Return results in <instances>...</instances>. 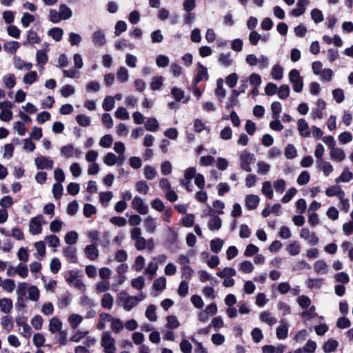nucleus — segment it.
Returning <instances> with one entry per match:
<instances>
[{"mask_svg": "<svg viewBox=\"0 0 353 353\" xmlns=\"http://www.w3.org/2000/svg\"><path fill=\"white\" fill-rule=\"evenodd\" d=\"M130 239L134 241V245L137 250L142 251L147 250L149 252L152 251L155 247V243L153 238L145 239L142 236V231L140 228L134 227L130 231Z\"/></svg>", "mask_w": 353, "mask_h": 353, "instance_id": "f257e3e1", "label": "nucleus"}, {"mask_svg": "<svg viewBox=\"0 0 353 353\" xmlns=\"http://www.w3.org/2000/svg\"><path fill=\"white\" fill-rule=\"evenodd\" d=\"M146 298V295L141 292L136 296H132L125 291L121 292L117 296L118 305L125 311L129 312L137 307L138 304Z\"/></svg>", "mask_w": 353, "mask_h": 353, "instance_id": "f03ea898", "label": "nucleus"}, {"mask_svg": "<svg viewBox=\"0 0 353 353\" xmlns=\"http://www.w3.org/2000/svg\"><path fill=\"white\" fill-rule=\"evenodd\" d=\"M325 195L328 197L336 196L339 200L340 209L344 212H347L350 209L349 199L345 196V192L340 185H334L327 187L325 191Z\"/></svg>", "mask_w": 353, "mask_h": 353, "instance_id": "7ed1b4c3", "label": "nucleus"}, {"mask_svg": "<svg viewBox=\"0 0 353 353\" xmlns=\"http://www.w3.org/2000/svg\"><path fill=\"white\" fill-rule=\"evenodd\" d=\"M100 345L103 352H116V341L109 331H103L101 335Z\"/></svg>", "mask_w": 353, "mask_h": 353, "instance_id": "20e7f679", "label": "nucleus"}, {"mask_svg": "<svg viewBox=\"0 0 353 353\" xmlns=\"http://www.w3.org/2000/svg\"><path fill=\"white\" fill-rule=\"evenodd\" d=\"M255 157L253 153L248 150H243L239 154V166L243 170L248 172H250L252 165L255 162Z\"/></svg>", "mask_w": 353, "mask_h": 353, "instance_id": "39448f33", "label": "nucleus"}, {"mask_svg": "<svg viewBox=\"0 0 353 353\" xmlns=\"http://www.w3.org/2000/svg\"><path fill=\"white\" fill-rule=\"evenodd\" d=\"M44 216L42 214H38L34 217H32L28 224L29 232L32 235H38L42 232L43 225H46Z\"/></svg>", "mask_w": 353, "mask_h": 353, "instance_id": "423d86ee", "label": "nucleus"}, {"mask_svg": "<svg viewBox=\"0 0 353 353\" xmlns=\"http://www.w3.org/2000/svg\"><path fill=\"white\" fill-rule=\"evenodd\" d=\"M132 208L138 213L145 215L149 212L148 205L145 203L143 199L140 196H136L132 201Z\"/></svg>", "mask_w": 353, "mask_h": 353, "instance_id": "0eeeda50", "label": "nucleus"}, {"mask_svg": "<svg viewBox=\"0 0 353 353\" xmlns=\"http://www.w3.org/2000/svg\"><path fill=\"white\" fill-rule=\"evenodd\" d=\"M289 80L292 84V88H303V79L297 69H292L289 72Z\"/></svg>", "mask_w": 353, "mask_h": 353, "instance_id": "6e6552de", "label": "nucleus"}, {"mask_svg": "<svg viewBox=\"0 0 353 353\" xmlns=\"http://www.w3.org/2000/svg\"><path fill=\"white\" fill-rule=\"evenodd\" d=\"M125 159V157H119L112 152H108L103 158V163L108 166L115 164L121 165Z\"/></svg>", "mask_w": 353, "mask_h": 353, "instance_id": "1a4fd4ad", "label": "nucleus"}, {"mask_svg": "<svg viewBox=\"0 0 353 353\" xmlns=\"http://www.w3.org/2000/svg\"><path fill=\"white\" fill-rule=\"evenodd\" d=\"M208 79V74L207 68L205 66H203L201 63H199L197 72L194 76L192 81V88H198L196 86L200 81Z\"/></svg>", "mask_w": 353, "mask_h": 353, "instance_id": "9d476101", "label": "nucleus"}, {"mask_svg": "<svg viewBox=\"0 0 353 353\" xmlns=\"http://www.w3.org/2000/svg\"><path fill=\"white\" fill-rule=\"evenodd\" d=\"M60 152L65 158H71L73 157H79L82 151L80 149L75 148L72 145H66L60 148Z\"/></svg>", "mask_w": 353, "mask_h": 353, "instance_id": "9b49d317", "label": "nucleus"}, {"mask_svg": "<svg viewBox=\"0 0 353 353\" xmlns=\"http://www.w3.org/2000/svg\"><path fill=\"white\" fill-rule=\"evenodd\" d=\"M34 163L37 168L40 170H52L54 165V161L50 157L44 156L35 158Z\"/></svg>", "mask_w": 353, "mask_h": 353, "instance_id": "f8f14e48", "label": "nucleus"}, {"mask_svg": "<svg viewBox=\"0 0 353 353\" xmlns=\"http://www.w3.org/2000/svg\"><path fill=\"white\" fill-rule=\"evenodd\" d=\"M300 237L307 241V243L312 245H316L319 241L316 234L310 232L307 228H303L301 230Z\"/></svg>", "mask_w": 353, "mask_h": 353, "instance_id": "ddd939ff", "label": "nucleus"}, {"mask_svg": "<svg viewBox=\"0 0 353 353\" xmlns=\"http://www.w3.org/2000/svg\"><path fill=\"white\" fill-rule=\"evenodd\" d=\"M260 203V198L255 194H248L245 197V206L249 210H255Z\"/></svg>", "mask_w": 353, "mask_h": 353, "instance_id": "4468645a", "label": "nucleus"}, {"mask_svg": "<svg viewBox=\"0 0 353 353\" xmlns=\"http://www.w3.org/2000/svg\"><path fill=\"white\" fill-rule=\"evenodd\" d=\"M316 163L317 169L321 170L325 176H328L334 171V168L329 161L320 160L316 161Z\"/></svg>", "mask_w": 353, "mask_h": 353, "instance_id": "2eb2a0df", "label": "nucleus"}, {"mask_svg": "<svg viewBox=\"0 0 353 353\" xmlns=\"http://www.w3.org/2000/svg\"><path fill=\"white\" fill-rule=\"evenodd\" d=\"M114 316L106 312H102L99 316V322L97 325V328L99 330H102L105 329L106 324L108 323H111L112 321L113 320Z\"/></svg>", "mask_w": 353, "mask_h": 353, "instance_id": "dca6fc26", "label": "nucleus"}, {"mask_svg": "<svg viewBox=\"0 0 353 353\" xmlns=\"http://www.w3.org/2000/svg\"><path fill=\"white\" fill-rule=\"evenodd\" d=\"M297 129L301 136L309 137L311 134L307 122L304 119H300L297 121Z\"/></svg>", "mask_w": 353, "mask_h": 353, "instance_id": "f3484780", "label": "nucleus"}, {"mask_svg": "<svg viewBox=\"0 0 353 353\" xmlns=\"http://www.w3.org/2000/svg\"><path fill=\"white\" fill-rule=\"evenodd\" d=\"M63 328L62 321L57 316H54L49 320L48 330L51 334H56Z\"/></svg>", "mask_w": 353, "mask_h": 353, "instance_id": "a211bd4d", "label": "nucleus"}, {"mask_svg": "<svg viewBox=\"0 0 353 353\" xmlns=\"http://www.w3.org/2000/svg\"><path fill=\"white\" fill-rule=\"evenodd\" d=\"M84 253L86 257L90 261H95L99 257V250L96 245H88L84 249Z\"/></svg>", "mask_w": 353, "mask_h": 353, "instance_id": "6ab92c4d", "label": "nucleus"}, {"mask_svg": "<svg viewBox=\"0 0 353 353\" xmlns=\"http://www.w3.org/2000/svg\"><path fill=\"white\" fill-rule=\"evenodd\" d=\"M63 256L69 263H77V251L74 248L65 247L63 249Z\"/></svg>", "mask_w": 353, "mask_h": 353, "instance_id": "aec40b11", "label": "nucleus"}, {"mask_svg": "<svg viewBox=\"0 0 353 353\" xmlns=\"http://www.w3.org/2000/svg\"><path fill=\"white\" fill-rule=\"evenodd\" d=\"M344 150L340 148H334L330 151V157L332 161L341 162L345 159Z\"/></svg>", "mask_w": 353, "mask_h": 353, "instance_id": "412c9836", "label": "nucleus"}, {"mask_svg": "<svg viewBox=\"0 0 353 353\" xmlns=\"http://www.w3.org/2000/svg\"><path fill=\"white\" fill-rule=\"evenodd\" d=\"M144 227L145 230L148 233L154 234L155 233L157 228V223L155 218L150 216H147L144 219Z\"/></svg>", "mask_w": 353, "mask_h": 353, "instance_id": "4be33fe9", "label": "nucleus"}, {"mask_svg": "<svg viewBox=\"0 0 353 353\" xmlns=\"http://www.w3.org/2000/svg\"><path fill=\"white\" fill-rule=\"evenodd\" d=\"M259 319L261 322L265 323L270 326H272L277 322V319L270 311L261 312L259 314Z\"/></svg>", "mask_w": 353, "mask_h": 353, "instance_id": "5701e85b", "label": "nucleus"}, {"mask_svg": "<svg viewBox=\"0 0 353 353\" xmlns=\"http://www.w3.org/2000/svg\"><path fill=\"white\" fill-rule=\"evenodd\" d=\"M34 248L37 252L34 254V256L38 260H42L46 254V247L44 241H40L34 243Z\"/></svg>", "mask_w": 353, "mask_h": 353, "instance_id": "b1692460", "label": "nucleus"}, {"mask_svg": "<svg viewBox=\"0 0 353 353\" xmlns=\"http://www.w3.org/2000/svg\"><path fill=\"white\" fill-rule=\"evenodd\" d=\"M83 320V317L82 316L75 313L70 314L68 317V323L72 330H76L82 323Z\"/></svg>", "mask_w": 353, "mask_h": 353, "instance_id": "393cba45", "label": "nucleus"}, {"mask_svg": "<svg viewBox=\"0 0 353 353\" xmlns=\"http://www.w3.org/2000/svg\"><path fill=\"white\" fill-rule=\"evenodd\" d=\"M92 40L94 45L99 46H104L106 42L105 34L101 30H97L92 33Z\"/></svg>", "mask_w": 353, "mask_h": 353, "instance_id": "a878e982", "label": "nucleus"}, {"mask_svg": "<svg viewBox=\"0 0 353 353\" xmlns=\"http://www.w3.org/2000/svg\"><path fill=\"white\" fill-rule=\"evenodd\" d=\"M13 308V302L10 298L0 299V311L4 314H9Z\"/></svg>", "mask_w": 353, "mask_h": 353, "instance_id": "bb28decb", "label": "nucleus"}, {"mask_svg": "<svg viewBox=\"0 0 353 353\" xmlns=\"http://www.w3.org/2000/svg\"><path fill=\"white\" fill-rule=\"evenodd\" d=\"M114 305V298L110 293H105L101 299V306L106 310H111Z\"/></svg>", "mask_w": 353, "mask_h": 353, "instance_id": "cd10ccee", "label": "nucleus"}, {"mask_svg": "<svg viewBox=\"0 0 353 353\" xmlns=\"http://www.w3.org/2000/svg\"><path fill=\"white\" fill-rule=\"evenodd\" d=\"M281 324L276 328V337L280 340L285 339L288 335V327L284 321H281Z\"/></svg>", "mask_w": 353, "mask_h": 353, "instance_id": "c85d7f7f", "label": "nucleus"}, {"mask_svg": "<svg viewBox=\"0 0 353 353\" xmlns=\"http://www.w3.org/2000/svg\"><path fill=\"white\" fill-rule=\"evenodd\" d=\"M353 179V174L347 168L343 169L341 175L335 179L336 183H347Z\"/></svg>", "mask_w": 353, "mask_h": 353, "instance_id": "c756f323", "label": "nucleus"}, {"mask_svg": "<svg viewBox=\"0 0 353 353\" xmlns=\"http://www.w3.org/2000/svg\"><path fill=\"white\" fill-rule=\"evenodd\" d=\"M338 346V341L335 339H330L324 343L323 345V350L325 353H331L334 352Z\"/></svg>", "mask_w": 353, "mask_h": 353, "instance_id": "7c9ffc66", "label": "nucleus"}, {"mask_svg": "<svg viewBox=\"0 0 353 353\" xmlns=\"http://www.w3.org/2000/svg\"><path fill=\"white\" fill-rule=\"evenodd\" d=\"M222 226V220L218 216H212L208 223V228L210 230H219Z\"/></svg>", "mask_w": 353, "mask_h": 353, "instance_id": "2f4dec72", "label": "nucleus"}, {"mask_svg": "<svg viewBox=\"0 0 353 353\" xmlns=\"http://www.w3.org/2000/svg\"><path fill=\"white\" fill-rule=\"evenodd\" d=\"M28 299L32 301L37 302L40 298V291L37 286L31 285L28 288Z\"/></svg>", "mask_w": 353, "mask_h": 353, "instance_id": "473e14b6", "label": "nucleus"}, {"mask_svg": "<svg viewBox=\"0 0 353 353\" xmlns=\"http://www.w3.org/2000/svg\"><path fill=\"white\" fill-rule=\"evenodd\" d=\"M123 327L124 325L122 321L119 318L114 317L110 323V329L112 332L114 334H119L123 330Z\"/></svg>", "mask_w": 353, "mask_h": 353, "instance_id": "72a5a7b5", "label": "nucleus"}, {"mask_svg": "<svg viewBox=\"0 0 353 353\" xmlns=\"http://www.w3.org/2000/svg\"><path fill=\"white\" fill-rule=\"evenodd\" d=\"M254 269V266L250 261L245 260L239 264V270L244 274H250Z\"/></svg>", "mask_w": 353, "mask_h": 353, "instance_id": "f704fd0d", "label": "nucleus"}, {"mask_svg": "<svg viewBox=\"0 0 353 353\" xmlns=\"http://www.w3.org/2000/svg\"><path fill=\"white\" fill-rule=\"evenodd\" d=\"M180 326V322L179 321L177 317L174 315H168L166 317V324L165 327L168 329H176Z\"/></svg>", "mask_w": 353, "mask_h": 353, "instance_id": "c9c22d12", "label": "nucleus"}, {"mask_svg": "<svg viewBox=\"0 0 353 353\" xmlns=\"http://www.w3.org/2000/svg\"><path fill=\"white\" fill-rule=\"evenodd\" d=\"M167 280L164 276L154 279L152 287L157 291H163L166 288Z\"/></svg>", "mask_w": 353, "mask_h": 353, "instance_id": "e433bc0d", "label": "nucleus"}, {"mask_svg": "<svg viewBox=\"0 0 353 353\" xmlns=\"http://www.w3.org/2000/svg\"><path fill=\"white\" fill-rule=\"evenodd\" d=\"M1 288H2V289L6 292L11 293L14 290L16 284L14 280L11 279H3Z\"/></svg>", "mask_w": 353, "mask_h": 353, "instance_id": "4c0bfd02", "label": "nucleus"}, {"mask_svg": "<svg viewBox=\"0 0 353 353\" xmlns=\"http://www.w3.org/2000/svg\"><path fill=\"white\" fill-rule=\"evenodd\" d=\"M48 34L56 41H60L63 37V30L61 28L55 27L51 28Z\"/></svg>", "mask_w": 353, "mask_h": 353, "instance_id": "58836bf2", "label": "nucleus"}, {"mask_svg": "<svg viewBox=\"0 0 353 353\" xmlns=\"http://www.w3.org/2000/svg\"><path fill=\"white\" fill-rule=\"evenodd\" d=\"M19 46V43L16 41H8L3 45L4 50L11 54H15Z\"/></svg>", "mask_w": 353, "mask_h": 353, "instance_id": "ea45409f", "label": "nucleus"}, {"mask_svg": "<svg viewBox=\"0 0 353 353\" xmlns=\"http://www.w3.org/2000/svg\"><path fill=\"white\" fill-rule=\"evenodd\" d=\"M261 192L269 199L273 198L274 192L270 181H268L263 183Z\"/></svg>", "mask_w": 353, "mask_h": 353, "instance_id": "a19ab883", "label": "nucleus"}, {"mask_svg": "<svg viewBox=\"0 0 353 353\" xmlns=\"http://www.w3.org/2000/svg\"><path fill=\"white\" fill-rule=\"evenodd\" d=\"M45 241L47 242L49 247L56 249L61 244L60 239L54 234L47 235L45 237Z\"/></svg>", "mask_w": 353, "mask_h": 353, "instance_id": "79ce46f5", "label": "nucleus"}, {"mask_svg": "<svg viewBox=\"0 0 353 353\" xmlns=\"http://www.w3.org/2000/svg\"><path fill=\"white\" fill-rule=\"evenodd\" d=\"M224 241L222 239L219 238L214 239L210 241V249L214 253H219L221 250Z\"/></svg>", "mask_w": 353, "mask_h": 353, "instance_id": "37998d69", "label": "nucleus"}, {"mask_svg": "<svg viewBox=\"0 0 353 353\" xmlns=\"http://www.w3.org/2000/svg\"><path fill=\"white\" fill-rule=\"evenodd\" d=\"M286 250L292 256L298 255L301 251V246L299 242L293 241L286 247Z\"/></svg>", "mask_w": 353, "mask_h": 353, "instance_id": "c03bdc74", "label": "nucleus"}, {"mask_svg": "<svg viewBox=\"0 0 353 353\" xmlns=\"http://www.w3.org/2000/svg\"><path fill=\"white\" fill-rule=\"evenodd\" d=\"M145 128L150 132H157L159 128L158 121L155 118H149L145 123Z\"/></svg>", "mask_w": 353, "mask_h": 353, "instance_id": "a18cd8bd", "label": "nucleus"}, {"mask_svg": "<svg viewBox=\"0 0 353 353\" xmlns=\"http://www.w3.org/2000/svg\"><path fill=\"white\" fill-rule=\"evenodd\" d=\"M301 316L307 321L316 318L318 316L316 312V307L314 305L309 307L308 310L301 312Z\"/></svg>", "mask_w": 353, "mask_h": 353, "instance_id": "49530a36", "label": "nucleus"}, {"mask_svg": "<svg viewBox=\"0 0 353 353\" xmlns=\"http://www.w3.org/2000/svg\"><path fill=\"white\" fill-rule=\"evenodd\" d=\"M3 82L6 88H13L16 85V77L14 74H8L3 77Z\"/></svg>", "mask_w": 353, "mask_h": 353, "instance_id": "de8ad7c7", "label": "nucleus"}, {"mask_svg": "<svg viewBox=\"0 0 353 353\" xmlns=\"http://www.w3.org/2000/svg\"><path fill=\"white\" fill-rule=\"evenodd\" d=\"M2 327L7 332H10L13 329L14 323L12 317L3 316L1 319Z\"/></svg>", "mask_w": 353, "mask_h": 353, "instance_id": "09e8293b", "label": "nucleus"}, {"mask_svg": "<svg viewBox=\"0 0 353 353\" xmlns=\"http://www.w3.org/2000/svg\"><path fill=\"white\" fill-rule=\"evenodd\" d=\"M236 274V270L233 268L230 267H226L223 268L222 270L216 272V275L219 278L232 277L235 276Z\"/></svg>", "mask_w": 353, "mask_h": 353, "instance_id": "8fccbe9b", "label": "nucleus"}, {"mask_svg": "<svg viewBox=\"0 0 353 353\" xmlns=\"http://www.w3.org/2000/svg\"><path fill=\"white\" fill-rule=\"evenodd\" d=\"M157 174V172L155 168L151 165H146L143 168L144 177L148 180L154 179Z\"/></svg>", "mask_w": 353, "mask_h": 353, "instance_id": "3c124183", "label": "nucleus"}, {"mask_svg": "<svg viewBox=\"0 0 353 353\" xmlns=\"http://www.w3.org/2000/svg\"><path fill=\"white\" fill-rule=\"evenodd\" d=\"M145 316L146 318L152 322H155L157 320V316L156 314V306L154 305H150L146 310H145Z\"/></svg>", "mask_w": 353, "mask_h": 353, "instance_id": "603ef678", "label": "nucleus"}, {"mask_svg": "<svg viewBox=\"0 0 353 353\" xmlns=\"http://www.w3.org/2000/svg\"><path fill=\"white\" fill-rule=\"evenodd\" d=\"M64 223L59 219H56L50 222V230L52 233H58L63 228Z\"/></svg>", "mask_w": 353, "mask_h": 353, "instance_id": "864d4df0", "label": "nucleus"}, {"mask_svg": "<svg viewBox=\"0 0 353 353\" xmlns=\"http://www.w3.org/2000/svg\"><path fill=\"white\" fill-rule=\"evenodd\" d=\"M283 68L279 64L273 66L271 72L272 78L275 80H280L283 78Z\"/></svg>", "mask_w": 353, "mask_h": 353, "instance_id": "5fc2aeb1", "label": "nucleus"}, {"mask_svg": "<svg viewBox=\"0 0 353 353\" xmlns=\"http://www.w3.org/2000/svg\"><path fill=\"white\" fill-rule=\"evenodd\" d=\"M78 233L75 231H70L65 235L64 240L68 245H74L78 239Z\"/></svg>", "mask_w": 353, "mask_h": 353, "instance_id": "6e6d98bb", "label": "nucleus"}, {"mask_svg": "<svg viewBox=\"0 0 353 353\" xmlns=\"http://www.w3.org/2000/svg\"><path fill=\"white\" fill-rule=\"evenodd\" d=\"M131 286L133 288H134L139 291L142 290L145 286L144 278L143 276H138L137 278L132 279Z\"/></svg>", "mask_w": 353, "mask_h": 353, "instance_id": "4d7b16f0", "label": "nucleus"}, {"mask_svg": "<svg viewBox=\"0 0 353 353\" xmlns=\"http://www.w3.org/2000/svg\"><path fill=\"white\" fill-rule=\"evenodd\" d=\"M296 302L301 308H307L311 306L312 303L311 299L305 295L299 296Z\"/></svg>", "mask_w": 353, "mask_h": 353, "instance_id": "13d9d810", "label": "nucleus"}, {"mask_svg": "<svg viewBox=\"0 0 353 353\" xmlns=\"http://www.w3.org/2000/svg\"><path fill=\"white\" fill-rule=\"evenodd\" d=\"M172 94L177 101H182L186 103L190 98V96H185L182 90H172Z\"/></svg>", "mask_w": 353, "mask_h": 353, "instance_id": "bf43d9fd", "label": "nucleus"}, {"mask_svg": "<svg viewBox=\"0 0 353 353\" xmlns=\"http://www.w3.org/2000/svg\"><path fill=\"white\" fill-rule=\"evenodd\" d=\"M54 305L51 302H45L41 308V312L45 316H50L54 313Z\"/></svg>", "mask_w": 353, "mask_h": 353, "instance_id": "052dcab7", "label": "nucleus"}, {"mask_svg": "<svg viewBox=\"0 0 353 353\" xmlns=\"http://www.w3.org/2000/svg\"><path fill=\"white\" fill-rule=\"evenodd\" d=\"M29 274V270L27 265L23 263H20L17 265V274H18L21 278L25 279L28 277Z\"/></svg>", "mask_w": 353, "mask_h": 353, "instance_id": "680f3d73", "label": "nucleus"}, {"mask_svg": "<svg viewBox=\"0 0 353 353\" xmlns=\"http://www.w3.org/2000/svg\"><path fill=\"white\" fill-rule=\"evenodd\" d=\"M67 336V332L61 330V331L57 332L55 339L59 345H65L68 343Z\"/></svg>", "mask_w": 353, "mask_h": 353, "instance_id": "e2e57ef3", "label": "nucleus"}, {"mask_svg": "<svg viewBox=\"0 0 353 353\" xmlns=\"http://www.w3.org/2000/svg\"><path fill=\"white\" fill-rule=\"evenodd\" d=\"M59 10L60 15L63 20L68 19L72 17V10L65 4H61L59 6Z\"/></svg>", "mask_w": 353, "mask_h": 353, "instance_id": "0e129e2a", "label": "nucleus"}, {"mask_svg": "<svg viewBox=\"0 0 353 353\" xmlns=\"http://www.w3.org/2000/svg\"><path fill=\"white\" fill-rule=\"evenodd\" d=\"M145 258L141 256H137L134 259V263L133 264V268L136 272H141L145 265Z\"/></svg>", "mask_w": 353, "mask_h": 353, "instance_id": "69168bd1", "label": "nucleus"}, {"mask_svg": "<svg viewBox=\"0 0 353 353\" xmlns=\"http://www.w3.org/2000/svg\"><path fill=\"white\" fill-rule=\"evenodd\" d=\"M314 271L318 274H325L327 270V264L323 260L316 261L314 264Z\"/></svg>", "mask_w": 353, "mask_h": 353, "instance_id": "338daca9", "label": "nucleus"}, {"mask_svg": "<svg viewBox=\"0 0 353 353\" xmlns=\"http://www.w3.org/2000/svg\"><path fill=\"white\" fill-rule=\"evenodd\" d=\"M113 143V138L110 134L103 136L99 141V145L104 148H110Z\"/></svg>", "mask_w": 353, "mask_h": 353, "instance_id": "774afa93", "label": "nucleus"}]
</instances>
